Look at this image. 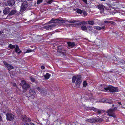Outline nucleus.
Here are the masks:
<instances>
[{
  "instance_id": "09e8293b",
  "label": "nucleus",
  "mask_w": 125,
  "mask_h": 125,
  "mask_svg": "<svg viewBox=\"0 0 125 125\" xmlns=\"http://www.w3.org/2000/svg\"><path fill=\"white\" fill-rule=\"evenodd\" d=\"M100 0V1H105L106 0Z\"/></svg>"
},
{
  "instance_id": "7c9ffc66",
  "label": "nucleus",
  "mask_w": 125,
  "mask_h": 125,
  "mask_svg": "<svg viewBox=\"0 0 125 125\" xmlns=\"http://www.w3.org/2000/svg\"><path fill=\"white\" fill-rule=\"evenodd\" d=\"M88 24L91 25H93L94 24V22L92 21H90L88 22Z\"/></svg>"
},
{
  "instance_id": "37998d69",
  "label": "nucleus",
  "mask_w": 125,
  "mask_h": 125,
  "mask_svg": "<svg viewBox=\"0 0 125 125\" xmlns=\"http://www.w3.org/2000/svg\"><path fill=\"white\" fill-rule=\"evenodd\" d=\"M32 82H34V79L33 78H32Z\"/></svg>"
},
{
  "instance_id": "aec40b11",
  "label": "nucleus",
  "mask_w": 125,
  "mask_h": 125,
  "mask_svg": "<svg viewBox=\"0 0 125 125\" xmlns=\"http://www.w3.org/2000/svg\"><path fill=\"white\" fill-rule=\"evenodd\" d=\"M21 86H29L28 84L26 83V81L24 80L22 81L21 82Z\"/></svg>"
},
{
  "instance_id": "49530a36",
  "label": "nucleus",
  "mask_w": 125,
  "mask_h": 125,
  "mask_svg": "<svg viewBox=\"0 0 125 125\" xmlns=\"http://www.w3.org/2000/svg\"><path fill=\"white\" fill-rule=\"evenodd\" d=\"M3 32L1 31H0V35L1 34H2V33H3Z\"/></svg>"
},
{
  "instance_id": "6ab92c4d",
  "label": "nucleus",
  "mask_w": 125,
  "mask_h": 125,
  "mask_svg": "<svg viewBox=\"0 0 125 125\" xmlns=\"http://www.w3.org/2000/svg\"><path fill=\"white\" fill-rule=\"evenodd\" d=\"M67 44L69 46L71 47H73L75 46V44L73 42H67Z\"/></svg>"
},
{
  "instance_id": "3c124183",
  "label": "nucleus",
  "mask_w": 125,
  "mask_h": 125,
  "mask_svg": "<svg viewBox=\"0 0 125 125\" xmlns=\"http://www.w3.org/2000/svg\"><path fill=\"white\" fill-rule=\"evenodd\" d=\"M31 125H34V124H33V123H32Z\"/></svg>"
},
{
  "instance_id": "a19ab883",
  "label": "nucleus",
  "mask_w": 125,
  "mask_h": 125,
  "mask_svg": "<svg viewBox=\"0 0 125 125\" xmlns=\"http://www.w3.org/2000/svg\"><path fill=\"white\" fill-rule=\"evenodd\" d=\"M16 0L19 1L20 2H21L23 1V0Z\"/></svg>"
},
{
  "instance_id": "8fccbe9b",
  "label": "nucleus",
  "mask_w": 125,
  "mask_h": 125,
  "mask_svg": "<svg viewBox=\"0 0 125 125\" xmlns=\"http://www.w3.org/2000/svg\"><path fill=\"white\" fill-rule=\"evenodd\" d=\"M121 107L122 108H124V107H123L122 106H121Z\"/></svg>"
},
{
  "instance_id": "9d476101",
  "label": "nucleus",
  "mask_w": 125,
  "mask_h": 125,
  "mask_svg": "<svg viewBox=\"0 0 125 125\" xmlns=\"http://www.w3.org/2000/svg\"><path fill=\"white\" fill-rule=\"evenodd\" d=\"M7 119L9 120H12L14 118V115L10 113H8L6 114Z\"/></svg>"
},
{
  "instance_id": "bb28decb",
  "label": "nucleus",
  "mask_w": 125,
  "mask_h": 125,
  "mask_svg": "<svg viewBox=\"0 0 125 125\" xmlns=\"http://www.w3.org/2000/svg\"><path fill=\"white\" fill-rule=\"evenodd\" d=\"M81 28L82 30L84 31L86 30L87 31V28L85 26H82L81 27Z\"/></svg>"
},
{
  "instance_id": "473e14b6",
  "label": "nucleus",
  "mask_w": 125,
  "mask_h": 125,
  "mask_svg": "<svg viewBox=\"0 0 125 125\" xmlns=\"http://www.w3.org/2000/svg\"><path fill=\"white\" fill-rule=\"evenodd\" d=\"M82 11L80 9H77L76 12L79 14H81L82 13Z\"/></svg>"
},
{
  "instance_id": "79ce46f5",
  "label": "nucleus",
  "mask_w": 125,
  "mask_h": 125,
  "mask_svg": "<svg viewBox=\"0 0 125 125\" xmlns=\"http://www.w3.org/2000/svg\"><path fill=\"white\" fill-rule=\"evenodd\" d=\"M110 22H108V21H104V23H109Z\"/></svg>"
},
{
  "instance_id": "7ed1b4c3",
  "label": "nucleus",
  "mask_w": 125,
  "mask_h": 125,
  "mask_svg": "<svg viewBox=\"0 0 125 125\" xmlns=\"http://www.w3.org/2000/svg\"><path fill=\"white\" fill-rule=\"evenodd\" d=\"M103 91L107 92H117L118 91L117 87L114 86H107V87L104 88Z\"/></svg>"
},
{
  "instance_id": "20e7f679",
  "label": "nucleus",
  "mask_w": 125,
  "mask_h": 125,
  "mask_svg": "<svg viewBox=\"0 0 125 125\" xmlns=\"http://www.w3.org/2000/svg\"><path fill=\"white\" fill-rule=\"evenodd\" d=\"M76 81V84L78 85H79L81 83L82 80L81 77L80 76L77 75L73 76L72 78V81L73 83L75 82Z\"/></svg>"
},
{
  "instance_id": "de8ad7c7",
  "label": "nucleus",
  "mask_w": 125,
  "mask_h": 125,
  "mask_svg": "<svg viewBox=\"0 0 125 125\" xmlns=\"http://www.w3.org/2000/svg\"><path fill=\"white\" fill-rule=\"evenodd\" d=\"M1 116L0 115V121L1 120Z\"/></svg>"
},
{
  "instance_id": "4c0bfd02",
  "label": "nucleus",
  "mask_w": 125,
  "mask_h": 125,
  "mask_svg": "<svg viewBox=\"0 0 125 125\" xmlns=\"http://www.w3.org/2000/svg\"><path fill=\"white\" fill-rule=\"evenodd\" d=\"M31 50H27L26 52H25V53H29V52H31Z\"/></svg>"
},
{
  "instance_id": "4468645a",
  "label": "nucleus",
  "mask_w": 125,
  "mask_h": 125,
  "mask_svg": "<svg viewBox=\"0 0 125 125\" xmlns=\"http://www.w3.org/2000/svg\"><path fill=\"white\" fill-rule=\"evenodd\" d=\"M94 27L93 28L91 26H88L87 27V32H88L91 33V32H94L95 31L94 30Z\"/></svg>"
},
{
  "instance_id": "9b49d317",
  "label": "nucleus",
  "mask_w": 125,
  "mask_h": 125,
  "mask_svg": "<svg viewBox=\"0 0 125 125\" xmlns=\"http://www.w3.org/2000/svg\"><path fill=\"white\" fill-rule=\"evenodd\" d=\"M7 3H6V6L8 5L12 6L14 4V2L13 0H7Z\"/></svg>"
},
{
  "instance_id": "ddd939ff",
  "label": "nucleus",
  "mask_w": 125,
  "mask_h": 125,
  "mask_svg": "<svg viewBox=\"0 0 125 125\" xmlns=\"http://www.w3.org/2000/svg\"><path fill=\"white\" fill-rule=\"evenodd\" d=\"M21 119L24 122H29L31 120L28 118L26 116L24 115H22L21 117Z\"/></svg>"
},
{
  "instance_id": "ea45409f",
  "label": "nucleus",
  "mask_w": 125,
  "mask_h": 125,
  "mask_svg": "<svg viewBox=\"0 0 125 125\" xmlns=\"http://www.w3.org/2000/svg\"><path fill=\"white\" fill-rule=\"evenodd\" d=\"M41 69H43L45 67L44 66H41Z\"/></svg>"
},
{
  "instance_id": "cd10ccee",
  "label": "nucleus",
  "mask_w": 125,
  "mask_h": 125,
  "mask_svg": "<svg viewBox=\"0 0 125 125\" xmlns=\"http://www.w3.org/2000/svg\"><path fill=\"white\" fill-rule=\"evenodd\" d=\"M54 0H49L46 1V2L47 4H49L52 3Z\"/></svg>"
},
{
  "instance_id": "f3484780",
  "label": "nucleus",
  "mask_w": 125,
  "mask_h": 125,
  "mask_svg": "<svg viewBox=\"0 0 125 125\" xmlns=\"http://www.w3.org/2000/svg\"><path fill=\"white\" fill-rule=\"evenodd\" d=\"M104 8V6L101 5H99L98 6V8L100 10L101 13L103 12Z\"/></svg>"
},
{
  "instance_id": "6e6d98bb",
  "label": "nucleus",
  "mask_w": 125,
  "mask_h": 125,
  "mask_svg": "<svg viewBox=\"0 0 125 125\" xmlns=\"http://www.w3.org/2000/svg\"><path fill=\"white\" fill-rule=\"evenodd\" d=\"M109 86H112L111 85H109Z\"/></svg>"
},
{
  "instance_id": "1a4fd4ad",
  "label": "nucleus",
  "mask_w": 125,
  "mask_h": 125,
  "mask_svg": "<svg viewBox=\"0 0 125 125\" xmlns=\"http://www.w3.org/2000/svg\"><path fill=\"white\" fill-rule=\"evenodd\" d=\"M102 101L103 102H106L109 103V104H112L113 102V101L112 100V98L111 97L109 98H105L104 99H103Z\"/></svg>"
},
{
  "instance_id": "39448f33",
  "label": "nucleus",
  "mask_w": 125,
  "mask_h": 125,
  "mask_svg": "<svg viewBox=\"0 0 125 125\" xmlns=\"http://www.w3.org/2000/svg\"><path fill=\"white\" fill-rule=\"evenodd\" d=\"M27 7V3L26 1L23 2L21 5V7L20 11L22 12L25 11Z\"/></svg>"
},
{
  "instance_id": "0eeeda50",
  "label": "nucleus",
  "mask_w": 125,
  "mask_h": 125,
  "mask_svg": "<svg viewBox=\"0 0 125 125\" xmlns=\"http://www.w3.org/2000/svg\"><path fill=\"white\" fill-rule=\"evenodd\" d=\"M102 118H100L99 117H96L94 118V122H95L100 123L103 121L105 120L106 117L104 116H102Z\"/></svg>"
},
{
  "instance_id": "c85d7f7f",
  "label": "nucleus",
  "mask_w": 125,
  "mask_h": 125,
  "mask_svg": "<svg viewBox=\"0 0 125 125\" xmlns=\"http://www.w3.org/2000/svg\"><path fill=\"white\" fill-rule=\"evenodd\" d=\"M28 86H22L23 91L24 92H25L26 91L28 88Z\"/></svg>"
},
{
  "instance_id": "5fc2aeb1",
  "label": "nucleus",
  "mask_w": 125,
  "mask_h": 125,
  "mask_svg": "<svg viewBox=\"0 0 125 125\" xmlns=\"http://www.w3.org/2000/svg\"><path fill=\"white\" fill-rule=\"evenodd\" d=\"M124 23H125V21H124Z\"/></svg>"
},
{
  "instance_id": "f03ea898",
  "label": "nucleus",
  "mask_w": 125,
  "mask_h": 125,
  "mask_svg": "<svg viewBox=\"0 0 125 125\" xmlns=\"http://www.w3.org/2000/svg\"><path fill=\"white\" fill-rule=\"evenodd\" d=\"M117 108L116 107L114 108L112 107L111 109L108 110L107 111L108 115L114 118H116V116L115 115L114 111L117 110Z\"/></svg>"
},
{
  "instance_id": "f704fd0d",
  "label": "nucleus",
  "mask_w": 125,
  "mask_h": 125,
  "mask_svg": "<svg viewBox=\"0 0 125 125\" xmlns=\"http://www.w3.org/2000/svg\"><path fill=\"white\" fill-rule=\"evenodd\" d=\"M83 86H86L87 85V82L86 81H84L83 82Z\"/></svg>"
},
{
  "instance_id": "423d86ee",
  "label": "nucleus",
  "mask_w": 125,
  "mask_h": 125,
  "mask_svg": "<svg viewBox=\"0 0 125 125\" xmlns=\"http://www.w3.org/2000/svg\"><path fill=\"white\" fill-rule=\"evenodd\" d=\"M86 109L88 111L89 110H92L94 112L97 113L99 114H100L102 111V110H99L94 107H87L86 108Z\"/></svg>"
},
{
  "instance_id": "72a5a7b5",
  "label": "nucleus",
  "mask_w": 125,
  "mask_h": 125,
  "mask_svg": "<svg viewBox=\"0 0 125 125\" xmlns=\"http://www.w3.org/2000/svg\"><path fill=\"white\" fill-rule=\"evenodd\" d=\"M43 0H37V4H40V3L42 2Z\"/></svg>"
},
{
  "instance_id": "b1692460",
  "label": "nucleus",
  "mask_w": 125,
  "mask_h": 125,
  "mask_svg": "<svg viewBox=\"0 0 125 125\" xmlns=\"http://www.w3.org/2000/svg\"><path fill=\"white\" fill-rule=\"evenodd\" d=\"M62 47H59L58 48L57 51L60 53H63V52H62V50L61 49Z\"/></svg>"
},
{
  "instance_id": "dca6fc26",
  "label": "nucleus",
  "mask_w": 125,
  "mask_h": 125,
  "mask_svg": "<svg viewBox=\"0 0 125 125\" xmlns=\"http://www.w3.org/2000/svg\"><path fill=\"white\" fill-rule=\"evenodd\" d=\"M10 9L8 7L5 8L3 11V12L5 14H6L10 12Z\"/></svg>"
},
{
  "instance_id": "c9c22d12",
  "label": "nucleus",
  "mask_w": 125,
  "mask_h": 125,
  "mask_svg": "<svg viewBox=\"0 0 125 125\" xmlns=\"http://www.w3.org/2000/svg\"><path fill=\"white\" fill-rule=\"evenodd\" d=\"M81 24L83 25H86V23L84 21H83L81 22Z\"/></svg>"
},
{
  "instance_id": "393cba45",
  "label": "nucleus",
  "mask_w": 125,
  "mask_h": 125,
  "mask_svg": "<svg viewBox=\"0 0 125 125\" xmlns=\"http://www.w3.org/2000/svg\"><path fill=\"white\" fill-rule=\"evenodd\" d=\"M36 93L35 91L32 89V99L35 97Z\"/></svg>"
},
{
  "instance_id": "f257e3e1",
  "label": "nucleus",
  "mask_w": 125,
  "mask_h": 125,
  "mask_svg": "<svg viewBox=\"0 0 125 125\" xmlns=\"http://www.w3.org/2000/svg\"><path fill=\"white\" fill-rule=\"evenodd\" d=\"M50 23H52L53 24L45 26V28L47 30L51 29H52L53 27L56 26V24L54 23H64L65 21L61 20L58 19H52L49 22Z\"/></svg>"
},
{
  "instance_id": "412c9836",
  "label": "nucleus",
  "mask_w": 125,
  "mask_h": 125,
  "mask_svg": "<svg viewBox=\"0 0 125 125\" xmlns=\"http://www.w3.org/2000/svg\"><path fill=\"white\" fill-rule=\"evenodd\" d=\"M86 121L87 122H91V123H95L94 118H90L89 119H86Z\"/></svg>"
},
{
  "instance_id": "f8f14e48",
  "label": "nucleus",
  "mask_w": 125,
  "mask_h": 125,
  "mask_svg": "<svg viewBox=\"0 0 125 125\" xmlns=\"http://www.w3.org/2000/svg\"><path fill=\"white\" fill-rule=\"evenodd\" d=\"M3 63L6 67L9 70H10L13 69V66L10 65L8 64L6 62L4 61L3 62Z\"/></svg>"
},
{
  "instance_id": "e433bc0d",
  "label": "nucleus",
  "mask_w": 125,
  "mask_h": 125,
  "mask_svg": "<svg viewBox=\"0 0 125 125\" xmlns=\"http://www.w3.org/2000/svg\"><path fill=\"white\" fill-rule=\"evenodd\" d=\"M86 4H87V0H82Z\"/></svg>"
},
{
  "instance_id": "a211bd4d",
  "label": "nucleus",
  "mask_w": 125,
  "mask_h": 125,
  "mask_svg": "<svg viewBox=\"0 0 125 125\" xmlns=\"http://www.w3.org/2000/svg\"><path fill=\"white\" fill-rule=\"evenodd\" d=\"M94 29H96L98 30H101V29H104L105 28V27L103 26L102 27H100L97 26H94Z\"/></svg>"
},
{
  "instance_id": "a18cd8bd",
  "label": "nucleus",
  "mask_w": 125,
  "mask_h": 125,
  "mask_svg": "<svg viewBox=\"0 0 125 125\" xmlns=\"http://www.w3.org/2000/svg\"><path fill=\"white\" fill-rule=\"evenodd\" d=\"M13 86H15L16 85V84L15 83H13Z\"/></svg>"
},
{
  "instance_id": "58836bf2",
  "label": "nucleus",
  "mask_w": 125,
  "mask_h": 125,
  "mask_svg": "<svg viewBox=\"0 0 125 125\" xmlns=\"http://www.w3.org/2000/svg\"><path fill=\"white\" fill-rule=\"evenodd\" d=\"M23 125H29L28 123H23Z\"/></svg>"
},
{
  "instance_id": "2eb2a0df",
  "label": "nucleus",
  "mask_w": 125,
  "mask_h": 125,
  "mask_svg": "<svg viewBox=\"0 0 125 125\" xmlns=\"http://www.w3.org/2000/svg\"><path fill=\"white\" fill-rule=\"evenodd\" d=\"M15 52L17 53L18 54H19L21 52V51L20 50L18 46L17 45H16V47L15 48Z\"/></svg>"
},
{
  "instance_id": "a878e982",
  "label": "nucleus",
  "mask_w": 125,
  "mask_h": 125,
  "mask_svg": "<svg viewBox=\"0 0 125 125\" xmlns=\"http://www.w3.org/2000/svg\"><path fill=\"white\" fill-rule=\"evenodd\" d=\"M8 46L10 48L13 49L15 48L16 47V45H13L11 44H9Z\"/></svg>"
},
{
  "instance_id": "603ef678",
  "label": "nucleus",
  "mask_w": 125,
  "mask_h": 125,
  "mask_svg": "<svg viewBox=\"0 0 125 125\" xmlns=\"http://www.w3.org/2000/svg\"><path fill=\"white\" fill-rule=\"evenodd\" d=\"M114 106V105L113 104V105H112V106Z\"/></svg>"
},
{
  "instance_id": "c03bdc74",
  "label": "nucleus",
  "mask_w": 125,
  "mask_h": 125,
  "mask_svg": "<svg viewBox=\"0 0 125 125\" xmlns=\"http://www.w3.org/2000/svg\"><path fill=\"white\" fill-rule=\"evenodd\" d=\"M117 103H118L120 105H121L122 104L120 102H118Z\"/></svg>"
},
{
  "instance_id": "c756f323",
  "label": "nucleus",
  "mask_w": 125,
  "mask_h": 125,
  "mask_svg": "<svg viewBox=\"0 0 125 125\" xmlns=\"http://www.w3.org/2000/svg\"><path fill=\"white\" fill-rule=\"evenodd\" d=\"M79 21L78 20H73L72 21H69V22L71 23H74L75 22H78Z\"/></svg>"
},
{
  "instance_id": "2f4dec72",
  "label": "nucleus",
  "mask_w": 125,
  "mask_h": 125,
  "mask_svg": "<svg viewBox=\"0 0 125 125\" xmlns=\"http://www.w3.org/2000/svg\"><path fill=\"white\" fill-rule=\"evenodd\" d=\"M83 15L84 16H86L87 15V13L86 12L84 11H83L82 13Z\"/></svg>"
},
{
  "instance_id": "6e6552de",
  "label": "nucleus",
  "mask_w": 125,
  "mask_h": 125,
  "mask_svg": "<svg viewBox=\"0 0 125 125\" xmlns=\"http://www.w3.org/2000/svg\"><path fill=\"white\" fill-rule=\"evenodd\" d=\"M38 90L43 95H46L47 93L46 91L44 89H43L41 86H38L37 88Z\"/></svg>"
},
{
  "instance_id": "5701e85b",
  "label": "nucleus",
  "mask_w": 125,
  "mask_h": 125,
  "mask_svg": "<svg viewBox=\"0 0 125 125\" xmlns=\"http://www.w3.org/2000/svg\"><path fill=\"white\" fill-rule=\"evenodd\" d=\"M51 75H50L48 73H47L44 76V78L45 79L47 80L49 78Z\"/></svg>"
},
{
  "instance_id": "4be33fe9",
  "label": "nucleus",
  "mask_w": 125,
  "mask_h": 125,
  "mask_svg": "<svg viewBox=\"0 0 125 125\" xmlns=\"http://www.w3.org/2000/svg\"><path fill=\"white\" fill-rule=\"evenodd\" d=\"M16 13V11L15 10H12L9 14V15L10 16H12L15 14Z\"/></svg>"
},
{
  "instance_id": "864d4df0",
  "label": "nucleus",
  "mask_w": 125,
  "mask_h": 125,
  "mask_svg": "<svg viewBox=\"0 0 125 125\" xmlns=\"http://www.w3.org/2000/svg\"><path fill=\"white\" fill-rule=\"evenodd\" d=\"M1 11L0 10V14L1 13Z\"/></svg>"
}]
</instances>
